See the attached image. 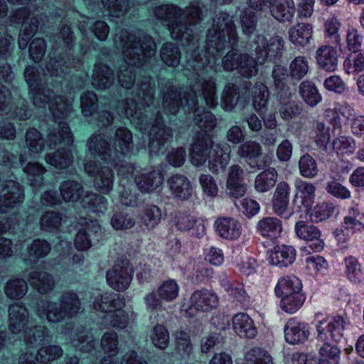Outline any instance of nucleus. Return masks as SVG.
<instances>
[{"label":"nucleus","instance_id":"1","mask_svg":"<svg viewBox=\"0 0 364 364\" xmlns=\"http://www.w3.org/2000/svg\"><path fill=\"white\" fill-rule=\"evenodd\" d=\"M207 11L197 1L185 10L173 4H161L154 9L155 17L168 27L171 38L187 47L184 75L189 81V90H182V94L185 108L189 111L199 100L209 108L216 107V73L222 67L227 71L236 70L245 55L235 49L238 42L236 26L233 16L224 11L213 19L204 49H200L199 38L191 26L199 23Z\"/></svg>","mask_w":364,"mask_h":364},{"label":"nucleus","instance_id":"2","mask_svg":"<svg viewBox=\"0 0 364 364\" xmlns=\"http://www.w3.org/2000/svg\"><path fill=\"white\" fill-rule=\"evenodd\" d=\"M53 45L48 54L46 65L48 74L42 68L28 65L24 71V78L30 89L33 105L52 114L53 120L48 129L47 143L54 153L46 155V161L59 169L69 167L73 161L71 146L73 135L66 119L72 112V102L65 94L80 90L88 82L87 73H71V68L81 66L80 58L73 56L74 35L70 28L64 25L58 34L52 37Z\"/></svg>","mask_w":364,"mask_h":364},{"label":"nucleus","instance_id":"3","mask_svg":"<svg viewBox=\"0 0 364 364\" xmlns=\"http://www.w3.org/2000/svg\"><path fill=\"white\" fill-rule=\"evenodd\" d=\"M117 48H122L124 63L118 72L117 94L122 89L129 92V97L117 100L112 96L108 103L110 109L117 101L115 112L119 117H125L142 132L150 130L149 150L151 154H164L173 136L172 129L166 126L162 114L158 109L159 101L154 97L155 83L150 75H144L136 81V70L153 69L156 61V43L151 36L143 31L131 33L121 30L114 38Z\"/></svg>","mask_w":364,"mask_h":364},{"label":"nucleus","instance_id":"4","mask_svg":"<svg viewBox=\"0 0 364 364\" xmlns=\"http://www.w3.org/2000/svg\"><path fill=\"white\" fill-rule=\"evenodd\" d=\"M132 133L127 128L121 127L116 129L111 139L104 134H93L87 144L91 154L102 161L95 159L85 164V172L95 178V187L103 193L112 191L114 184V173L110 165L119 171L120 175L126 176L134 172V164L127 162L124 157L133 151Z\"/></svg>","mask_w":364,"mask_h":364},{"label":"nucleus","instance_id":"5","mask_svg":"<svg viewBox=\"0 0 364 364\" xmlns=\"http://www.w3.org/2000/svg\"><path fill=\"white\" fill-rule=\"evenodd\" d=\"M161 92L163 95L162 106L167 114L176 116L180 111L183 112L186 119L193 116L195 124L204 132H198L191 148V161L196 166L204 165L212 153L215 144L210 136L206 133L211 132L217 125L215 116L210 111L205 110V104L196 105L192 110H186L184 95L182 88L173 85L171 80L160 78L158 81Z\"/></svg>","mask_w":364,"mask_h":364},{"label":"nucleus","instance_id":"6","mask_svg":"<svg viewBox=\"0 0 364 364\" xmlns=\"http://www.w3.org/2000/svg\"><path fill=\"white\" fill-rule=\"evenodd\" d=\"M27 309L20 304L9 307V329L13 333H22L23 341L29 347H36L52 338L50 331L45 326L33 325L28 318Z\"/></svg>","mask_w":364,"mask_h":364},{"label":"nucleus","instance_id":"7","mask_svg":"<svg viewBox=\"0 0 364 364\" xmlns=\"http://www.w3.org/2000/svg\"><path fill=\"white\" fill-rule=\"evenodd\" d=\"M14 73L11 65L7 63L0 64V112L2 114H10L19 120H26L32 116V111L27 108L26 100L21 97L16 101L18 105L14 108L15 103L11 97L10 87H13Z\"/></svg>","mask_w":364,"mask_h":364},{"label":"nucleus","instance_id":"8","mask_svg":"<svg viewBox=\"0 0 364 364\" xmlns=\"http://www.w3.org/2000/svg\"><path fill=\"white\" fill-rule=\"evenodd\" d=\"M59 301L60 304L50 301H40L37 303V315L41 318L46 317L48 321L56 323L73 318L80 310L81 303L75 292H63Z\"/></svg>","mask_w":364,"mask_h":364},{"label":"nucleus","instance_id":"9","mask_svg":"<svg viewBox=\"0 0 364 364\" xmlns=\"http://www.w3.org/2000/svg\"><path fill=\"white\" fill-rule=\"evenodd\" d=\"M94 309L107 313L105 321L107 324L117 328H125L129 322L127 314L121 311L124 306V298L114 292H105L95 298Z\"/></svg>","mask_w":364,"mask_h":364},{"label":"nucleus","instance_id":"10","mask_svg":"<svg viewBox=\"0 0 364 364\" xmlns=\"http://www.w3.org/2000/svg\"><path fill=\"white\" fill-rule=\"evenodd\" d=\"M46 16L38 9L31 11L30 7H23L16 10L10 16V21L13 24L22 23V29L19 33L18 47L23 50L27 47L28 43L34 33L38 31H44L46 28L44 18Z\"/></svg>","mask_w":364,"mask_h":364},{"label":"nucleus","instance_id":"11","mask_svg":"<svg viewBox=\"0 0 364 364\" xmlns=\"http://www.w3.org/2000/svg\"><path fill=\"white\" fill-rule=\"evenodd\" d=\"M284 44V41L279 36H274L267 40L263 34L257 33L250 41V50L254 52L257 62L264 64L267 60H279L282 55Z\"/></svg>","mask_w":364,"mask_h":364},{"label":"nucleus","instance_id":"12","mask_svg":"<svg viewBox=\"0 0 364 364\" xmlns=\"http://www.w3.org/2000/svg\"><path fill=\"white\" fill-rule=\"evenodd\" d=\"M350 322L346 316L335 315L320 321L316 325L318 342L339 343L343 338V331Z\"/></svg>","mask_w":364,"mask_h":364},{"label":"nucleus","instance_id":"13","mask_svg":"<svg viewBox=\"0 0 364 364\" xmlns=\"http://www.w3.org/2000/svg\"><path fill=\"white\" fill-rule=\"evenodd\" d=\"M63 354V350L58 345L43 346L35 355L29 352L21 354L18 358V364H52ZM65 364H80V359L77 356H68L65 359Z\"/></svg>","mask_w":364,"mask_h":364},{"label":"nucleus","instance_id":"14","mask_svg":"<svg viewBox=\"0 0 364 364\" xmlns=\"http://www.w3.org/2000/svg\"><path fill=\"white\" fill-rule=\"evenodd\" d=\"M98 98L92 91L84 92L80 97V105L82 113L85 117H91L96 114L97 125L102 127H116L115 122L117 117L114 113L106 109L97 111Z\"/></svg>","mask_w":364,"mask_h":364},{"label":"nucleus","instance_id":"15","mask_svg":"<svg viewBox=\"0 0 364 364\" xmlns=\"http://www.w3.org/2000/svg\"><path fill=\"white\" fill-rule=\"evenodd\" d=\"M218 297L212 291L202 289L195 291L191 296L186 314L193 317L197 312H208L217 307Z\"/></svg>","mask_w":364,"mask_h":364},{"label":"nucleus","instance_id":"16","mask_svg":"<svg viewBox=\"0 0 364 364\" xmlns=\"http://www.w3.org/2000/svg\"><path fill=\"white\" fill-rule=\"evenodd\" d=\"M133 272V268L129 265L128 261L117 262L107 272V284L114 290L123 291L129 287Z\"/></svg>","mask_w":364,"mask_h":364},{"label":"nucleus","instance_id":"17","mask_svg":"<svg viewBox=\"0 0 364 364\" xmlns=\"http://www.w3.org/2000/svg\"><path fill=\"white\" fill-rule=\"evenodd\" d=\"M78 28L83 36V42L80 46V53L82 55L86 54L90 49L92 43H90L85 38H88V34L94 33L100 41H105L109 32L108 25L102 21L93 22L90 18L82 17L79 21Z\"/></svg>","mask_w":364,"mask_h":364},{"label":"nucleus","instance_id":"18","mask_svg":"<svg viewBox=\"0 0 364 364\" xmlns=\"http://www.w3.org/2000/svg\"><path fill=\"white\" fill-rule=\"evenodd\" d=\"M0 196V213H7L18 207L24 200L23 186L13 181H6Z\"/></svg>","mask_w":364,"mask_h":364},{"label":"nucleus","instance_id":"19","mask_svg":"<svg viewBox=\"0 0 364 364\" xmlns=\"http://www.w3.org/2000/svg\"><path fill=\"white\" fill-rule=\"evenodd\" d=\"M262 151L259 143L247 141L238 147L237 154L251 168L259 170L267 166V162L261 159Z\"/></svg>","mask_w":364,"mask_h":364},{"label":"nucleus","instance_id":"20","mask_svg":"<svg viewBox=\"0 0 364 364\" xmlns=\"http://www.w3.org/2000/svg\"><path fill=\"white\" fill-rule=\"evenodd\" d=\"M296 236L309 244V247L315 251L320 252L323 249L324 242L321 238L320 230L312 224L300 220L295 225Z\"/></svg>","mask_w":364,"mask_h":364},{"label":"nucleus","instance_id":"21","mask_svg":"<svg viewBox=\"0 0 364 364\" xmlns=\"http://www.w3.org/2000/svg\"><path fill=\"white\" fill-rule=\"evenodd\" d=\"M85 4L95 10V7L102 6L105 11L112 17L119 18L131 9L133 4L131 0H84Z\"/></svg>","mask_w":364,"mask_h":364},{"label":"nucleus","instance_id":"22","mask_svg":"<svg viewBox=\"0 0 364 364\" xmlns=\"http://www.w3.org/2000/svg\"><path fill=\"white\" fill-rule=\"evenodd\" d=\"M80 224L83 228L80 229L76 235L75 245L79 250H87L92 245V236L97 235L101 228L96 220L82 218Z\"/></svg>","mask_w":364,"mask_h":364},{"label":"nucleus","instance_id":"23","mask_svg":"<svg viewBox=\"0 0 364 364\" xmlns=\"http://www.w3.org/2000/svg\"><path fill=\"white\" fill-rule=\"evenodd\" d=\"M285 341L291 345L304 343L309 336L307 324L296 318L288 320L284 328Z\"/></svg>","mask_w":364,"mask_h":364},{"label":"nucleus","instance_id":"24","mask_svg":"<svg viewBox=\"0 0 364 364\" xmlns=\"http://www.w3.org/2000/svg\"><path fill=\"white\" fill-rule=\"evenodd\" d=\"M230 147L227 144H215L208 159L209 170L213 173L223 172L230 161Z\"/></svg>","mask_w":364,"mask_h":364},{"label":"nucleus","instance_id":"25","mask_svg":"<svg viewBox=\"0 0 364 364\" xmlns=\"http://www.w3.org/2000/svg\"><path fill=\"white\" fill-rule=\"evenodd\" d=\"M315 58L318 68L325 71L333 72L338 67V51L332 46H321L316 51Z\"/></svg>","mask_w":364,"mask_h":364},{"label":"nucleus","instance_id":"26","mask_svg":"<svg viewBox=\"0 0 364 364\" xmlns=\"http://www.w3.org/2000/svg\"><path fill=\"white\" fill-rule=\"evenodd\" d=\"M255 230L262 237L274 240L282 232V221L277 217H263L257 223Z\"/></svg>","mask_w":364,"mask_h":364},{"label":"nucleus","instance_id":"27","mask_svg":"<svg viewBox=\"0 0 364 364\" xmlns=\"http://www.w3.org/2000/svg\"><path fill=\"white\" fill-rule=\"evenodd\" d=\"M214 225L218 235L226 240H236L242 232L240 223L233 218H218Z\"/></svg>","mask_w":364,"mask_h":364},{"label":"nucleus","instance_id":"28","mask_svg":"<svg viewBox=\"0 0 364 364\" xmlns=\"http://www.w3.org/2000/svg\"><path fill=\"white\" fill-rule=\"evenodd\" d=\"M167 183L174 198L185 200L192 196L193 187L186 176L174 174L168 179Z\"/></svg>","mask_w":364,"mask_h":364},{"label":"nucleus","instance_id":"29","mask_svg":"<svg viewBox=\"0 0 364 364\" xmlns=\"http://www.w3.org/2000/svg\"><path fill=\"white\" fill-rule=\"evenodd\" d=\"M289 70L281 65H274L272 71L273 83L277 91V97L286 98L291 96V92L288 86V81L291 80Z\"/></svg>","mask_w":364,"mask_h":364},{"label":"nucleus","instance_id":"30","mask_svg":"<svg viewBox=\"0 0 364 364\" xmlns=\"http://www.w3.org/2000/svg\"><path fill=\"white\" fill-rule=\"evenodd\" d=\"M234 331L241 338H254L257 329L253 320L245 313H238L232 319Z\"/></svg>","mask_w":364,"mask_h":364},{"label":"nucleus","instance_id":"31","mask_svg":"<svg viewBox=\"0 0 364 364\" xmlns=\"http://www.w3.org/2000/svg\"><path fill=\"white\" fill-rule=\"evenodd\" d=\"M51 250L50 244L44 239H36L27 246V254L23 259L28 264L38 263L40 259L46 257Z\"/></svg>","mask_w":364,"mask_h":364},{"label":"nucleus","instance_id":"32","mask_svg":"<svg viewBox=\"0 0 364 364\" xmlns=\"http://www.w3.org/2000/svg\"><path fill=\"white\" fill-rule=\"evenodd\" d=\"M114 81V71L107 65L97 63L93 70L92 84L98 90L110 89Z\"/></svg>","mask_w":364,"mask_h":364},{"label":"nucleus","instance_id":"33","mask_svg":"<svg viewBox=\"0 0 364 364\" xmlns=\"http://www.w3.org/2000/svg\"><path fill=\"white\" fill-rule=\"evenodd\" d=\"M296 258L295 249L289 245H281L274 247L269 256V262L279 267L291 264Z\"/></svg>","mask_w":364,"mask_h":364},{"label":"nucleus","instance_id":"34","mask_svg":"<svg viewBox=\"0 0 364 364\" xmlns=\"http://www.w3.org/2000/svg\"><path fill=\"white\" fill-rule=\"evenodd\" d=\"M296 196L301 200V205L309 211L315 201L316 188L314 183L301 178L295 180Z\"/></svg>","mask_w":364,"mask_h":364},{"label":"nucleus","instance_id":"35","mask_svg":"<svg viewBox=\"0 0 364 364\" xmlns=\"http://www.w3.org/2000/svg\"><path fill=\"white\" fill-rule=\"evenodd\" d=\"M318 349L319 358H314L315 364H340L341 350L336 343L331 342H321Z\"/></svg>","mask_w":364,"mask_h":364},{"label":"nucleus","instance_id":"36","mask_svg":"<svg viewBox=\"0 0 364 364\" xmlns=\"http://www.w3.org/2000/svg\"><path fill=\"white\" fill-rule=\"evenodd\" d=\"M220 282L224 290L238 302L246 304L250 301V296L244 289V285L231 279L227 275H221Z\"/></svg>","mask_w":364,"mask_h":364},{"label":"nucleus","instance_id":"37","mask_svg":"<svg viewBox=\"0 0 364 364\" xmlns=\"http://www.w3.org/2000/svg\"><path fill=\"white\" fill-rule=\"evenodd\" d=\"M163 176L159 171L142 173L135 176V183L142 193H148L156 189L163 182Z\"/></svg>","mask_w":364,"mask_h":364},{"label":"nucleus","instance_id":"38","mask_svg":"<svg viewBox=\"0 0 364 364\" xmlns=\"http://www.w3.org/2000/svg\"><path fill=\"white\" fill-rule=\"evenodd\" d=\"M291 188L287 182L277 184L273 196V209L278 215H284L289 206Z\"/></svg>","mask_w":364,"mask_h":364},{"label":"nucleus","instance_id":"39","mask_svg":"<svg viewBox=\"0 0 364 364\" xmlns=\"http://www.w3.org/2000/svg\"><path fill=\"white\" fill-rule=\"evenodd\" d=\"M28 281L33 288L42 294L50 291L55 285L53 277L43 271L31 272L28 275Z\"/></svg>","mask_w":364,"mask_h":364},{"label":"nucleus","instance_id":"40","mask_svg":"<svg viewBox=\"0 0 364 364\" xmlns=\"http://www.w3.org/2000/svg\"><path fill=\"white\" fill-rule=\"evenodd\" d=\"M272 16L277 21L285 23L292 21L295 6L292 0H275L270 10Z\"/></svg>","mask_w":364,"mask_h":364},{"label":"nucleus","instance_id":"41","mask_svg":"<svg viewBox=\"0 0 364 364\" xmlns=\"http://www.w3.org/2000/svg\"><path fill=\"white\" fill-rule=\"evenodd\" d=\"M134 173L129 176L120 175L118 172V175L121 177L119 184L122 188L120 192V200L123 205L127 206H136L137 205L138 194L136 192L134 186L131 181Z\"/></svg>","mask_w":364,"mask_h":364},{"label":"nucleus","instance_id":"42","mask_svg":"<svg viewBox=\"0 0 364 364\" xmlns=\"http://www.w3.org/2000/svg\"><path fill=\"white\" fill-rule=\"evenodd\" d=\"M101 346L108 358H104L100 364H117L112 359L119 351L117 333L115 331L105 333L102 337Z\"/></svg>","mask_w":364,"mask_h":364},{"label":"nucleus","instance_id":"43","mask_svg":"<svg viewBox=\"0 0 364 364\" xmlns=\"http://www.w3.org/2000/svg\"><path fill=\"white\" fill-rule=\"evenodd\" d=\"M302 284L301 280L292 275L281 277L275 287V294L277 297L293 294V293L301 291Z\"/></svg>","mask_w":364,"mask_h":364},{"label":"nucleus","instance_id":"44","mask_svg":"<svg viewBox=\"0 0 364 364\" xmlns=\"http://www.w3.org/2000/svg\"><path fill=\"white\" fill-rule=\"evenodd\" d=\"M299 94L303 101L311 107H315L322 100L315 83L310 80H304L300 83Z\"/></svg>","mask_w":364,"mask_h":364},{"label":"nucleus","instance_id":"45","mask_svg":"<svg viewBox=\"0 0 364 364\" xmlns=\"http://www.w3.org/2000/svg\"><path fill=\"white\" fill-rule=\"evenodd\" d=\"M253 107L255 111L262 115L267 112V104L269 101V90L267 87L262 82H256L252 88Z\"/></svg>","mask_w":364,"mask_h":364},{"label":"nucleus","instance_id":"46","mask_svg":"<svg viewBox=\"0 0 364 364\" xmlns=\"http://www.w3.org/2000/svg\"><path fill=\"white\" fill-rule=\"evenodd\" d=\"M312 36V26L309 23H298L289 30V37L295 45L304 46L308 44Z\"/></svg>","mask_w":364,"mask_h":364},{"label":"nucleus","instance_id":"47","mask_svg":"<svg viewBox=\"0 0 364 364\" xmlns=\"http://www.w3.org/2000/svg\"><path fill=\"white\" fill-rule=\"evenodd\" d=\"M277 171L269 168L259 173L255 180V188L257 191L264 193L273 188L277 180Z\"/></svg>","mask_w":364,"mask_h":364},{"label":"nucleus","instance_id":"48","mask_svg":"<svg viewBox=\"0 0 364 364\" xmlns=\"http://www.w3.org/2000/svg\"><path fill=\"white\" fill-rule=\"evenodd\" d=\"M160 57L166 65L175 68L180 64L181 53L177 45L168 42L162 46Z\"/></svg>","mask_w":364,"mask_h":364},{"label":"nucleus","instance_id":"49","mask_svg":"<svg viewBox=\"0 0 364 364\" xmlns=\"http://www.w3.org/2000/svg\"><path fill=\"white\" fill-rule=\"evenodd\" d=\"M161 219V209L155 205H146L139 215V221L147 229H153L158 225Z\"/></svg>","mask_w":364,"mask_h":364},{"label":"nucleus","instance_id":"50","mask_svg":"<svg viewBox=\"0 0 364 364\" xmlns=\"http://www.w3.org/2000/svg\"><path fill=\"white\" fill-rule=\"evenodd\" d=\"M72 345L80 351L90 353L95 350L97 341L90 336L86 329L82 327L74 335L72 338Z\"/></svg>","mask_w":364,"mask_h":364},{"label":"nucleus","instance_id":"51","mask_svg":"<svg viewBox=\"0 0 364 364\" xmlns=\"http://www.w3.org/2000/svg\"><path fill=\"white\" fill-rule=\"evenodd\" d=\"M60 191L64 200L73 202L82 199L84 193L81 183L75 181H64L60 186Z\"/></svg>","mask_w":364,"mask_h":364},{"label":"nucleus","instance_id":"52","mask_svg":"<svg viewBox=\"0 0 364 364\" xmlns=\"http://www.w3.org/2000/svg\"><path fill=\"white\" fill-rule=\"evenodd\" d=\"M82 206L94 213H103L107 208V199L97 193H87L80 201Z\"/></svg>","mask_w":364,"mask_h":364},{"label":"nucleus","instance_id":"53","mask_svg":"<svg viewBox=\"0 0 364 364\" xmlns=\"http://www.w3.org/2000/svg\"><path fill=\"white\" fill-rule=\"evenodd\" d=\"M240 97L239 87L233 83L225 85L221 96V107L226 112H231L237 105Z\"/></svg>","mask_w":364,"mask_h":364},{"label":"nucleus","instance_id":"54","mask_svg":"<svg viewBox=\"0 0 364 364\" xmlns=\"http://www.w3.org/2000/svg\"><path fill=\"white\" fill-rule=\"evenodd\" d=\"M291 80L298 82L307 75L309 70V61L304 56L296 57L289 64Z\"/></svg>","mask_w":364,"mask_h":364},{"label":"nucleus","instance_id":"55","mask_svg":"<svg viewBox=\"0 0 364 364\" xmlns=\"http://www.w3.org/2000/svg\"><path fill=\"white\" fill-rule=\"evenodd\" d=\"M62 219V214L59 212L46 211L40 219L41 228L45 232H56L60 228Z\"/></svg>","mask_w":364,"mask_h":364},{"label":"nucleus","instance_id":"56","mask_svg":"<svg viewBox=\"0 0 364 364\" xmlns=\"http://www.w3.org/2000/svg\"><path fill=\"white\" fill-rule=\"evenodd\" d=\"M27 175V179L30 185L34 188L40 187L43 183V175L46 173V168L37 162H29L23 168Z\"/></svg>","mask_w":364,"mask_h":364},{"label":"nucleus","instance_id":"57","mask_svg":"<svg viewBox=\"0 0 364 364\" xmlns=\"http://www.w3.org/2000/svg\"><path fill=\"white\" fill-rule=\"evenodd\" d=\"M280 298L282 309L289 314H294L302 306L306 299L301 291Z\"/></svg>","mask_w":364,"mask_h":364},{"label":"nucleus","instance_id":"58","mask_svg":"<svg viewBox=\"0 0 364 364\" xmlns=\"http://www.w3.org/2000/svg\"><path fill=\"white\" fill-rule=\"evenodd\" d=\"M299 173L306 178H315L318 173L316 161L309 154L302 155L298 163Z\"/></svg>","mask_w":364,"mask_h":364},{"label":"nucleus","instance_id":"59","mask_svg":"<svg viewBox=\"0 0 364 364\" xmlns=\"http://www.w3.org/2000/svg\"><path fill=\"white\" fill-rule=\"evenodd\" d=\"M336 210V206L329 202L316 204L309 212L311 220L318 223L331 218Z\"/></svg>","mask_w":364,"mask_h":364},{"label":"nucleus","instance_id":"60","mask_svg":"<svg viewBox=\"0 0 364 364\" xmlns=\"http://www.w3.org/2000/svg\"><path fill=\"white\" fill-rule=\"evenodd\" d=\"M291 96L286 98L277 97L279 101V113L282 119L288 120L299 116L301 112V106L291 100Z\"/></svg>","mask_w":364,"mask_h":364},{"label":"nucleus","instance_id":"61","mask_svg":"<svg viewBox=\"0 0 364 364\" xmlns=\"http://www.w3.org/2000/svg\"><path fill=\"white\" fill-rule=\"evenodd\" d=\"M28 291V284L23 279L9 280L5 287V293L11 299H21Z\"/></svg>","mask_w":364,"mask_h":364},{"label":"nucleus","instance_id":"62","mask_svg":"<svg viewBox=\"0 0 364 364\" xmlns=\"http://www.w3.org/2000/svg\"><path fill=\"white\" fill-rule=\"evenodd\" d=\"M25 141L26 146L32 153H40L44 149V139L41 133L35 128H30L26 131Z\"/></svg>","mask_w":364,"mask_h":364},{"label":"nucleus","instance_id":"63","mask_svg":"<svg viewBox=\"0 0 364 364\" xmlns=\"http://www.w3.org/2000/svg\"><path fill=\"white\" fill-rule=\"evenodd\" d=\"M343 69L348 75H355L364 70V55L353 52L343 62Z\"/></svg>","mask_w":364,"mask_h":364},{"label":"nucleus","instance_id":"64","mask_svg":"<svg viewBox=\"0 0 364 364\" xmlns=\"http://www.w3.org/2000/svg\"><path fill=\"white\" fill-rule=\"evenodd\" d=\"M245 364H273L272 357L260 348H253L245 355Z\"/></svg>","mask_w":364,"mask_h":364}]
</instances>
